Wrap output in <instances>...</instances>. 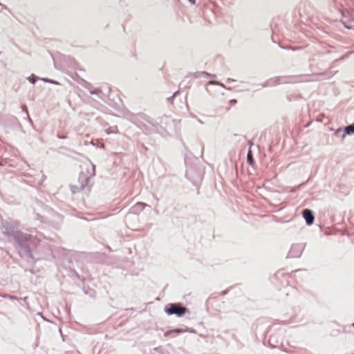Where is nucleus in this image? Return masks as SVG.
I'll list each match as a JSON object with an SVG mask.
<instances>
[{
    "mask_svg": "<svg viewBox=\"0 0 354 354\" xmlns=\"http://www.w3.org/2000/svg\"><path fill=\"white\" fill-rule=\"evenodd\" d=\"M235 80L234 79H232V78H227V82H234Z\"/></svg>",
    "mask_w": 354,
    "mask_h": 354,
    "instance_id": "7c9ffc66",
    "label": "nucleus"
},
{
    "mask_svg": "<svg viewBox=\"0 0 354 354\" xmlns=\"http://www.w3.org/2000/svg\"><path fill=\"white\" fill-rule=\"evenodd\" d=\"M278 84H280V79L279 76H277L268 80L266 82L261 84V86L262 88H264L268 86H274Z\"/></svg>",
    "mask_w": 354,
    "mask_h": 354,
    "instance_id": "9d476101",
    "label": "nucleus"
},
{
    "mask_svg": "<svg viewBox=\"0 0 354 354\" xmlns=\"http://www.w3.org/2000/svg\"><path fill=\"white\" fill-rule=\"evenodd\" d=\"M10 298L11 299H17V300H19V299H18L17 297H15V296H10ZM19 299L21 300V298H19Z\"/></svg>",
    "mask_w": 354,
    "mask_h": 354,
    "instance_id": "c756f323",
    "label": "nucleus"
},
{
    "mask_svg": "<svg viewBox=\"0 0 354 354\" xmlns=\"http://www.w3.org/2000/svg\"><path fill=\"white\" fill-rule=\"evenodd\" d=\"M248 145H250V147L251 148L252 145H253L252 141V140H250V141L248 142Z\"/></svg>",
    "mask_w": 354,
    "mask_h": 354,
    "instance_id": "473e14b6",
    "label": "nucleus"
},
{
    "mask_svg": "<svg viewBox=\"0 0 354 354\" xmlns=\"http://www.w3.org/2000/svg\"><path fill=\"white\" fill-rule=\"evenodd\" d=\"M354 134V124L347 125L343 130L342 138H344L346 135L351 136Z\"/></svg>",
    "mask_w": 354,
    "mask_h": 354,
    "instance_id": "ddd939ff",
    "label": "nucleus"
},
{
    "mask_svg": "<svg viewBox=\"0 0 354 354\" xmlns=\"http://www.w3.org/2000/svg\"><path fill=\"white\" fill-rule=\"evenodd\" d=\"M231 102H232V103H236V100H231Z\"/></svg>",
    "mask_w": 354,
    "mask_h": 354,
    "instance_id": "f704fd0d",
    "label": "nucleus"
},
{
    "mask_svg": "<svg viewBox=\"0 0 354 354\" xmlns=\"http://www.w3.org/2000/svg\"><path fill=\"white\" fill-rule=\"evenodd\" d=\"M185 330H187V332H189V333H196V330L192 328H187Z\"/></svg>",
    "mask_w": 354,
    "mask_h": 354,
    "instance_id": "a878e982",
    "label": "nucleus"
},
{
    "mask_svg": "<svg viewBox=\"0 0 354 354\" xmlns=\"http://www.w3.org/2000/svg\"><path fill=\"white\" fill-rule=\"evenodd\" d=\"M34 257L33 266L37 261L39 260H51L54 258L53 250L50 245L46 242L42 241L38 239V244L35 247V250L32 252Z\"/></svg>",
    "mask_w": 354,
    "mask_h": 354,
    "instance_id": "7ed1b4c3",
    "label": "nucleus"
},
{
    "mask_svg": "<svg viewBox=\"0 0 354 354\" xmlns=\"http://www.w3.org/2000/svg\"><path fill=\"white\" fill-rule=\"evenodd\" d=\"M342 132H343V131L342 130V129H338L336 131L335 133H336L337 135H339V133H342Z\"/></svg>",
    "mask_w": 354,
    "mask_h": 354,
    "instance_id": "c85d7f7f",
    "label": "nucleus"
},
{
    "mask_svg": "<svg viewBox=\"0 0 354 354\" xmlns=\"http://www.w3.org/2000/svg\"><path fill=\"white\" fill-rule=\"evenodd\" d=\"M154 351L158 354H170L167 349L162 346L156 347Z\"/></svg>",
    "mask_w": 354,
    "mask_h": 354,
    "instance_id": "f3484780",
    "label": "nucleus"
},
{
    "mask_svg": "<svg viewBox=\"0 0 354 354\" xmlns=\"http://www.w3.org/2000/svg\"><path fill=\"white\" fill-rule=\"evenodd\" d=\"M0 227L4 235L7 236H12L14 240L16 239L17 234L23 232L18 230V225L17 223L10 220H2Z\"/></svg>",
    "mask_w": 354,
    "mask_h": 354,
    "instance_id": "39448f33",
    "label": "nucleus"
},
{
    "mask_svg": "<svg viewBox=\"0 0 354 354\" xmlns=\"http://www.w3.org/2000/svg\"><path fill=\"white\" fill-rule=\"evenodd\" d=\"M93 174L92 175L95 176V165H93Z\"/></svg>",
    "mask_w": 354,
    "mask_h": 354,
    "instance_id": "72a5a7b5",
    "label": "nucleus"
},
{
    "mask_svg": "<svg viewBox=\"0 0 354 354\" xmlns=\"http://www.w3.org/2000/svg\"><path fill=\"white\" fill-rule=\"evenodd\" d=\"M185 332H187V330H185L183 328H175V329L170 330L165 332L164 335L165 337H167L172 333H175L176 334H180V333H183Z\"/></svg>",
    "mask_w": 354,
    "mask_h": 354,
    "instance_id": "dca6fc26",
    "label": "nucleus"
},
{
    "mask_svg": "<svg viewBox=\"0 0 354 354\" xmlns=\"http://www.w3.org/2000/svg\"><path fill=\"white\" fill-rule=\"evenodd\" d=\"M70 187H71V190L73 194H75V193L83 189H80V185L78 186V185H70Z\"/></svg>",
    "mask_w": 354,
    "mask_h": 354,
    "instance_id": "6ab92c4d",
    "label": "nucleus"
},
{
    "mask_svg": "<svg viewBox=\"0 0 354 354\" xmlns=\"http://www.w3.org/2000/svg\"><path fill=\"white\" fill-rule=\"evenodd\" d=\"M189 1L193 5L196 4V0H189Z\"/></svg>",
    "mask_w": 354,
    "mask_h": 354,
    "instance_id": "2f4dec72",
    "label": "nucleus"
},
{
    "mask_svg": "<svg viewBox=\"0 0 354 354\" xmlns=\"http://www.w3.org/2000/svg\"><path fill=\"white\" fill-rule=\"evenodd\" d=\"M208 84H213V82H212V81H209V82H208Z\"/></svg>",
    "mask_w": 354,
    "mask_h": 354,
    "instance_id": "4c0bfd02",
    "label": "nucleus"
},
{
    "mask_svg": "<svg viewBox=\"0 0 354 354\" xmlns=\"http://www.w3.org/2000/svg\"><path fill=\"white\" fill-rule=\"evenodd\" d=\"M72 276H73V277H75V278H77V279H81L80 276V275H79V274H78L77 272H75V271H73V272Z\"/></svg>",
    "mask_w": 354,
    "mask_h": 354,
    "instance_id": "b1692460",
    "label": "nucleus"
},
{
    "mask_svg": "<svg viewBox=\"0 0 354 354\" xmlns=\"http://www.w3.org/2000/svg\"><path fill=\"white\" fill-rule=\"evenodd\" d=\"M142 147H143V150H147V147H145L143 145H142Z\"/></svg>",
    "mask_w": 354,
    "mask_h": 354,
    "instance_id": "c9c22d12",
    "label": "nucleus"
},
{
    "mask_svg": "<svg viewBox=\"0 0 354 354\" xmlns=\"http://www.w3.org/2000/svg\"><path fill=\"white\" fill-rule=\"evenodd\" d=\"M142 147H143V150H147V147H145L143 145H142Z\"/></svg>",
    "mask_w": 354,
    "mask_h": 354,
    "instance_id": "e433bc0d",
    "label": "nucleus"
},
{
    "mask_svg": "<svg viewBox=\"0 0 354 354\" xmlns=\"http://www.w3.org/2000/svg\"><path fill=\"white\" fill-rule=\"evenodd\" d=\"M302 216L307 225H311L315 221V214L313 210L310 209H304L302 211Z\"/></svg>",
    "mask_w": 354,
    "mask_h": 354,
    "instance_id": "6e6552de",
    "label": "nucleus"
},
{
    "mask_svg": "<svg viewBox=\"0 0 354 354\" xmlns=\"http://www.w3.org/2000/svg\"><path fill=\"white\" fill-rule=\"evenodd\" d=\"M40 80L45 82H48V83H51L53 84H59V83L57 81H55L54 80L48 79L47 77H42Z\"/></svg>",
    "mask_w": 354,
    "mask_h": 354,
    "instance_id": "aec40b11",
    "label": "nucleus"
},
{
    "mask_svg": "<svg viewBox=\"0 0 354 354\" xmlns=\"http://www.w3.org/2000/svg\"><path fill=\"white\" fill-rule=\"evenodd\" d=\"M127 119L138 126L140 129L145 130L149 133L158 132L159 128H165L163 124H167L170 120V118L163 115L158 118L160 122H154L151 118L143 113H133L128 112L127 113Z\"/></svg>",
    "mask_w": 354,
    "mask_h": 354,
    "instance_id": "f03ea898",
    "label": "nucleus"
},
{
    "mask_svg": "<svg viewBox=\"0 0 354 354\" xmlns=\"http://www.w3.org/2000/svg\"><path fill=\"white\" fill-rule=\"evenodd\" d=\"M164 311L167 315H175L177 317H182L187 313H189V309L180 303L167 304L164 308Z\"/></svg>",
    "mask_w": 354,
    "mask_h": 354,
    "instance_id": "20e7f679",
    "label": "nucleus"
},
{
    "mask_svg": "<svg viewBox=\"0 0 354 354\" xmlns=\"http://www.w3.org/2000/svg\"><path fill=\"white\" fill-rule=\"evenodd\" d=\"M146 206H148V205L142 202H138L132 207L131 211L134 214H139Z\"/></svg>",
    "mask_w": 354,
    "mask_h": 354,
    "instance_id": "9b49d317",
    "label": "nucleus"
},
{
    "mask_svg": "<svg viewBox=\"0 0 354 354\" xmlns=\"http://www.w3.org/2000/svg\"><path fill=\"white\" fill-rule=\"evenodd\" d=\"M38 244V239L30 234L22 232L17 234L14 240V248L22 261L26 271L35 273L33 268V251Z\"/></svg>",
    "mask_w": 354,
    "mask_h": 354,
    "instance_id": "f257e3e1",
    "label": "nucleus"
},
{
    "mask_svg": "<svg viewBox=\"0 0 354 354\" xmlns=\"http://www.w3.org/2000/svg\"><path fill=\"white\" fill-rule=\"evenodd\" d=\"M89 182V177L86 174L81 172L78 178V183L80 184V189H84Z\"/></svg>",
    "mask_w": 354,
    "mask_h": 354,
    "instance_id": "1a4fd4ad",
    "label": "nucleus"
},
{
    "mask_svg": "<svg viewBox=\"0 0 354 354\" xmlns=\"http://www.w3.org/2000/svg\"><path fill=\"white\" fill-rule=\"evenodd\" d=\"M189 76H194L196 78H200V77H216L215 75L209 73L206 71H198L194 73H190Z\"/></svg>",
    "mask_w": 354,
    "mask_h": 354,
    "instance_id": "f8f14e48",
    "label": "nucleus"
},
{
    "mask_svg": "<svg viewBox=\"0 0 354 354\" xmlns=\"http://www.w3.org/2000/svg\"><path fill=\"white\" fill-rule=\"evenodd\" d=\"M178 93H179V91H177L174 92V94H173L170 97H169V98H168V100H169V102H172V101H173L174 98L176 96V95H177Z\"/></svg>",
    "mask_w": 354,
    "mask_h": 354,
    "instance_id": "5701e85b",
    "label": "nucleus"
},
{
    "mask_svg": "<svg viewBox=\"0 0 354 354\" xmlns=\"http://www.w3.org/2000/svg\"><path fill=\"white\" fill-rule=\"evenodd\" d=\"M280 84H290L294 82L293 76H279Z\"/></svg>",
    "mask_w": 354,
    "mask_h": 354,
    "instance_id": "4468645a",
    "label": "nucleus"
},
{
    "mask_svg": "<svg viewBox=\"0 0 354 354\" xmlns=\"http://www.w3.org/2000/svg\"><path fill=\"white\" fill-rule=\"evenodd\" d=\"M21 109H22V111H23L24 112H25V113H26V114L27 117H28V118H29V120H30V118L29 115H28V112L27 106H26V105H24H24H22Z\"/></svg>",
    "mask_w": 354,
    "mask_h": 354,
    "instance_id": "4be33fe9",
    "label": "nucleus"
},
{
    "mask_svg": "<svg viewBox=\"0 0 354 354\" xmlns=\"http://www.w3.org/2000/svg\"><path fill=\"white\" fill-rule=\"evenodd\" d=\"M101 92H102V90L100 88H96L93 90H90V91H89L90 94H91V95H98Z\"/></svg>",
    "mask_w": 354,
    "mask_h": 354,
    "instance_id": "412c9836",
    "label": "nucleus"
},
{
    "mask_svg": "<svg viewBox=\"0 0 354 354\" xmlns=\"http://www.w3.org/2000/svg\"><path fill=\"white\" fill-rule=\"evenodd\" d=\"M247 162L251 166H253L254 164V160L253 158L250 147H249V149L247 153Z\"/></svg>",
    "mask_w": 354,
    "mask_h": 354,
    "instance_id": "2eb2a0df",
    "label": "nucleus"
},
{
    "mask_svg": "<svg viewBox=\"0 0 354 354\" xmlns=\"http://www.w3.org/2000/svg\"><path fill=\"white\" fill-rule=\"evenodd\" d=\"M57 151L59 154L64 155L67 157L73 158H76V156L79 155V153L77 152H76L75 150H73L71 148L64 147V146H61V147H58V149H57Z\"/></svg>",
    "mask_w": 354,
    "mask_h": 354,
    "instance_id": "0eeeda50",
    "label": "nucleus"
},
{
    "mask_svg": "<svg viewBox=\"0 0 354 354\" xmlns=\"http://www.w3.org/2000/svg\"><path fill=\"white\" fill-rule=\"evenodd\" d=\"M281 48H285V49H291V50H297V49L301 48V47L292 48V47H282V46H281Z\"/></svg>",
    "mask_w": 354,
    "mask_h": 354,
    "instance_id": "393cba45",
    "label": "nucleus"
},
{
    "mask_svg": "<svg viewBox=\"0 0 354 354\" xmlns=\"http://www.w3.org/2000/svg\"><path fill=\"white\" fill-rule=\"evenodd\" d=\"M304 249V246L301 243L292 244L290 250H289L287 257L288 258H297L299 257Z\"/></svg>",
    "mask_w": 354,
    "mask_h": 354,
    "instance_id": "423d86ee",
    "label": "nucleus"
},
{
    "mask_svg": "<svg viewBox=\"0 0 354 354\" xmlns=\"http://www.w3.org/2000/svg\"><path fill=\"white\" fill-rule=\"evenodd\" d=\"M344 26L347 28V29H353V27L352 26H350L348 24H347L346 23H344Z\"/></svg>",
    "mask_w": 354,
    "mask_h": 354,
    "instance_id": "bb28decb",
    "label": "nucleus"
},
{
    "mask_svg": "<svg viewBox=\"0 0 354 354\" xmlns=\"http://www.w3.org/2000/svg\"><path fill=\"white\" fill-rule=\"evenodd\" d=\"M40 79L41 78H39V77H37L35 74H31L29 77H27V80H28V82H30L32 84H35L36 83V82L38 80H40Z\"/></svg>",
    "mask_w": 354,
    "mask_h": 354,
    "instance_id": "a211bd4d",
    "label": "nucleus"
},
{
    "mask_svg": "<svg viewBox=\"0 0 354 354\" xmlns=\"http://www.w3.org/2000/svg\"><path fill=\"white\" fill-rule=\"evenodd\" d=\"M57 138H59V139H66L67 137L65 135H60V134H58L57 135Z\"/></svg>",
    "mask_w": 354,
    "mask_h": 354,
    "instance_id": "cd10ccee",
    "label": "nucleus"
},
{
    "mask_svg": "<svg viewBox=\"0 0 354 354\" xmlns=\"http://www.w3.org/2000/svg\"><path fill=\"white\" fill-rule=\"evenodd\" d=\"M352 326H353V327L354 328V322L353 323Z\"/></svg>",
    "mask_w": 354,
    "mask_h": 354,
    "instance_id": "58836bf2",
    "label": "nucleus"
}]
</instances>
